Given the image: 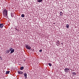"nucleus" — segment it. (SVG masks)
Wrapping results in <instances>:
<instances>
[{
	"mask_svg": "<svg viewBox=\"0 0 79 79\" xmlns=\"http://www.w3.org/2000/svg\"><path fill=\"white\" fill-rule=\"evenodd\" d=\"M24 75L25 78H27V73H24Z\"/></svg>",
	"mask_w": 79,
	"mask_h": 79,
	"instance_id": "6",
	"label": "nucleus"
},
{
	"mask_svg": "<svg viewBox=\"0 0 79 79\" xmlns=\"http://www.w3.org/2000/svg\"><path fill=\"white\" fill-rule=\"evenodd\" d=\"M24 69V67L23 66H22L20 68V70H23Z\"/></svg>",
	"mask_w": 79,
	"mask_h": 79,
	"instance_id": "14",
	"label": "nucleus"
},
{
	"mask_svg": "<svg viewBox=\"0 0 79 79\" xmlns=\"http://www.w3.org/2000/svg\"><path fill=\"white\" fill-rule=\"evenodd\" d=\"M25 47L27 48V49H28V50H30L31 48V47L30 46H29L28 45H25Z\"/></svg>",
	"mask_w": 79,
	"mask_h": 79,
	"instance_id": "3",
	"label": "nucleus"
},
{
	"mask_svg": "<svg viewBox=\"0 0 79 79\" xmlns=\"http://www.w3.org/2000/svg\"><path fill=\"white\" fill-rule=\"evenodd\" d=\"M11 16L12 18H13L14 17V13H11Z\"/></svg>",
	"mask_w": 79,
	"mask_h": 79,
	"instance_id": "7",
	"label": "nucleus"
},
{
	"mask_svg": "<svg viewBox=\"0 0 79 79\" xmlns=\"http://www.w3.org/2000/svg\"><path fill=\"white\" fill-rule=\"evenodd\" d=\"M18 73L19 74H22L23 73V72L20 71H18Z\"/></svg>",
	"mask_w": 79,
	"mask_h": 79,
	"instance_id": "5",
	"label": "nucleus"
},
{
	"mask_svg": "<svg viewBox=\"0 0 79 79\" xmlns=\"http://www.w3.org/2000/svg\"><path fill=\"white\" fill-rule=\"evenodd\" d=\"M65 73H68V72H69L70 70L68 68H66L64 69Z\"/></svg>",
	"mask_w": 79,
	"mask_h": 79,
	"instance_id": "4",
	"label": "nucleus"
},
{
	"mask_svg": "<svg viewBox=\"0 0 79 79\" xmlns=\"http://www.w3.org/2000/svg\"><path fill=\"white\" fill-rule=\"evenodd\" d=\"M69 25L68 24H67V25H66V27H67V29H68V28H69Z\"/></svg>",
	"mask_w": 79,
	"mask_h": 79,
	"instance_id": "11",
	"label": "nucleus"
},
{
	"mask_svg": "<svg viewBox=\"0 0 79 79\" xmlns=\"http://www.w3.org/2000/svg\"><path fill=\"white\" fill-rule=\"evenodd\" d=\"M10 50H8L7 51H6V53H10Z\"/></svg>",
	"mask_w": 79,
	"mask_h": 79,
	"instance_id": "16",
	"label": "nucleus"
},
{
	"mask_svg": "<svg viewBox=\"0 0 79 79\" xmlns=\"http://www.w3.org/2000/svg\"><path fill=\"white\" fill-rule=\"evenodd\" d=\"M10 52V54H12V53H13L14 52H15V49H14L13 48H10L9 49Z\"/></svg>",
	"mask_w": 79,
	"mask_h": 79,
	"instance_id": "2",
	"label": "nucleus"
},
{
	"mask_svg": "<svg viewBox=\"0 0 79 79\" xmlns=\"http://www.w3.org/2000/svg\"><path fill=\"white\" fill-rule=\"evenodd\" d=\"M3 14L4 16H7L8 14V11L6 9H4L3 12Z\"/></svg>",
	"mask_w": 79,
	"mask_h": 79,
	"instance_id": "1",
	"label": "nucleus"
},
{
	"mask_svg": "<svg viewBox=\"0 0 79 79\" xmlns=\"http://www.w3.org/2000/svg\"><path fill=\"white\" fill-rule=\"evenodd\" d=\"M3 27V24L2 23L0 24V28H2Z\"/></svg>",
	"mask_w": 79,
	"mask_h": 79,
	"instance_id": "8",
	"label": "nucleus"
},
{
	"mask_svg": "<svg viewBox=\"0 0 79 79\" xmlns=\"http://www.w3.org/2000/svg\"><path fill=\"white\" fill-rule=\"evenodd\" d=\"M10 73V71H6V74H9Z\"/></svg>",
	"mask_w": 79,
	"mask_h": 79,
	"instance_id": "12",
	"label": "nucleus"
},
{
	"mask_svg": "<svg viewBox=\"0 0 79 79\" xmlns=\"http://www.w3.org/2000/svg\"><path fill=\"white\" fill-rule=\"evenodd\" d=\"M63 15V13L62 12H60V16H62Z\"/></svg>",
	"mask_w": 79,
	"mask_h": 79,
	"instance_id": "10",
	"label": "nucleus"
},
{
	"mask_svg": "<svg viewBox=\"0 0 79 79\" xmlns=\"http://www.w3.org/2000/svg\"><path fill=\"white\" fill-rule=\"evenodd\" d=\"M48 65L49 66H52V64H51L50 63H49L48 64Z\"/></svg>",
	"mask_w": 79,
	"mask_h": 79,
	"instance_id": "17",
	"label": "nucleus"
},
{
	"mask_svg": "<svg viewBox=\"0 0 79 79\" xmlns=\"http://www.w3.org/2000/svg\"><path fill=\"white\" fill-rule=\"evenodd\" d=\"M42 0H38L37 2H39V3L40 2H42Z\"/></svg>",
	"mask_w": 79,
	"mask_h": 79,
	"instance_id": "15",
	"label": "nucleus"
},
{
	"mask_svg": "<svg viewBox=\"0 0 79 79\" xmlns=\"http://www.w3.org/2000/svg\"><path fill=\"white\" fill-rule=\"evenodd\" d=\"M57 44H59V43H60V42H59V41L58 40L57 41Z\"/></svg>",
	"mask_w": 79,
	"mask_h": 79,
	"instance_id": "19",
	"label": "nucleus"
},
{
	"mask_svg": "<svg viewBox=\"0 0 79 79\" xmlns=\"http://www.w3.org/2000/svg\"><path fill=\"white\" fill-rule=\"evenodd\" d=\"M39 52H42V50H40L39 51Z\"/></svg>",
	"mask_w": 79,
	"mask_h": 79,
	"instance_id": "20",
	"label": "nucleus"
},
{
	"mask_svg": "<svg viewBox=\"0 0 79 79\" xmlns=\"http://www.w3.org/2000/svg\"><path fill=\"white\" fill-rule=\"evenodd\" d=\"M72 74H73V76H75V75H76V73L74 72H72Z\"/></svg>",
	"mask_w": 79,
	"mask_h": 79,
	"instance_id": "9",
	"label": "nucleus"
},
{
	"mask_svg": "<svg viewBox=\"0 0 79 79\" xmlns=\"http://www.w3.org/2000/svg\"><path fill=\"white\" fill-rule=\"evenodd\" d=\"M0 60H1V61H2V57L0 56Z\"/></svg>",
	"mask_w": 79,
	"mask_h": 79,
	"instance_id": "18",
	"label": "nucleus"
},
{
	"mask_svg": "<svg viewBox=\"0 0 79 79\" xmlns=\"http://www.w3.org/2000/svg\"><path fill=\"white\" fill-rule=\"evenodd\" d=\"M21 17H22V18H24V16H25V15H24V14H22L21 15Z\"/></svg>",
	"mask_w": 79,
	"mask_h": 79,
	"instance_id": "13",
	"label": "nucleus"
},
{
	"mask_svg": "<svg viewBox=\"0 0 79 79\" xmlns=\"http://www.w3.org/2000/svg\"><path fill=\"white\" fill-rule=\"evenodd\" d=\"M15 29H16V30L17 31H18V30L17 29L15 28Z\"/></svg>",
	"mask_w": 79,
	"mask_h": 79,
	"instance_id": "21",
	"label": "nucleus"
}]
</instances>
